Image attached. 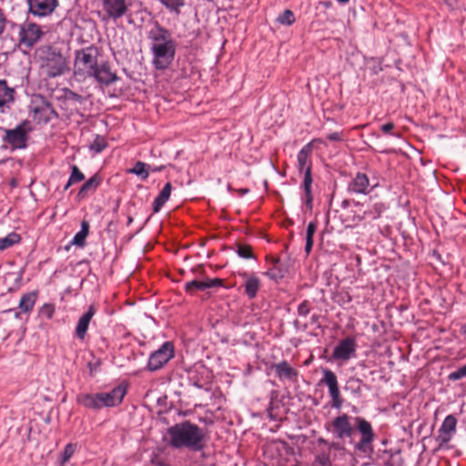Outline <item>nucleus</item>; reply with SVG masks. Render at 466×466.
<instances>
[{
  "instance_id": "nucleus-27",
  "label": "nucleus",
  "mask_w": 466,
  "mask_h": 466,
  "mask_svg": "<svg viewBox=\"0 0 466 466\" xmlns=\"http://www.w3.org/2000/svg\"><path fill=\"white\" fill-rule=\"evenodd\" d=\"M100 184V178L97 176L90 177L80 188L77 198H84L89 192H94Z\"/></svg>"
},
{
  "instance_id": "nucleus-39",
  "label": "nucleus",
  "mask_w": 466,
  "mask_h": 466,
  "mask_svg": "<svg viewBox=\"0 0 466 466\" xmlns=\"http://www.w3.org/2000/svg\"><path fill=\"white\" fill-rule=\"evenodd\" d=\"M466 377V364L456 370L451 372L448 376L450 380L455 381Z\"/></svg>"
},
{
  "instance_id": "nucleus-54",
  "label": "nucleus",
  "mask_w": 466,
  "mask_h": 466,
  "mask_svg": "<svg viewBox=\"0 0 466 466\" xmlns=\"http://www.w3.org/2000/svg\"><path fill=\"white\" fill-rule=\"evenodd\" d=\"M351 381H354V380H352ZM355 381H356V382H358V383H360V380H356Z\"/></svg>"
},
{
  "instance_id": "nucleus-37",
  "label": "nucleus",
  "mask_w": 466,
  "mask_h": 466,
  "mask_svg": "<svg viewBox=\"0 0 466 466\" xmlns=\"http://www.w3.org/2000/svg\"><path fill=\"white\" fill-rule=\"evenodd\" d=\"M316 462L319 466H330L329 451H323L316 456Z\"/></svg>"
},
{
  "instance_id": "nucleus-23",
  "label": "nucleus",
  "mask_w": 466,
  "mask_h": 466,
  "mask_svg": "<svg viewBox=\"0 0 466 466\" xmlns=\"http://www.w3.org/2000/svg\"><path fill=\"white\" fill-rule=\"evenodd\" d=\"M245 281H244V289L245 294L249 298L253 299L256 297L258 290L260 286V280L258 277L254 275L244 274Z\"/></svg>"
},
{
  "instance_id": "nucleus-44",
  "label": "nucleus",
  "mask_w": 466,
  "mask_h": 466,
  "mask_svg": "<svg viewBox=\"0 0 466 466\" xmlns=\"http://www.w3.org/2000/svg\"><path fill=\"white\" fill-rule=\"evenodd\" d=\"M310 311V305L309 302L307 300H304L302 303L299 304L298 308V313L299 316L306 317Z\"/></svg>"
},
{
  "instance_id": "nucleus-47",
  "label": "nucleus",
  "mask_w": 466,
  "mask_h": 466,
  "mask_svg": "<svg viewBox=\"0 0 466 466\" xmlns=\"http://www.w3.org/2000/svg\"><path fill=\"white\" fill-rule=\"evenodd\" d=\"M327 138L330 141H340L343 139L341 132H333L327 136Z\"/></svg>"
},
{
  "instance_id": "nucleus-28",
  "label": "nucleus",
  "mask_w": 466,
  "mask_h": 466,
  "mask_svg": "<svg viewBox=\"0 0 466 466\" xmlns=\"http://www.w3.org/2000/svg\"><path fill=\"white\" fill-rule=\"evenodd\" d=\"M88 231H89V223L86 220H83L81 222L80 231L75 235L71 243L76 246H78V247L84 246L86 238L88 235Z\"/></svg>"
},
{
  "instance_id": "nucleus-56",
  "label": "nucleus",
  "mask_w": 466,
  "mask_h": 466,
  "mask_svg": "<svg viewBox=\"0 0 466 466\" xmlns=\"http://www.w3.org/2000/svg\"><path fill=\"white\" fill-rule=\"evenodd\" d=\"M27 2L29 3V0H27Z\"/></svg>"
},
{
  "instance_id": "nucleus-45",
  "label": "nucleus",
  "mask_w": 466,
  "mask_h": 466,
  "mask_svg": "<svg viewBox=\"0 0 466 466\" xmlns=\"http://www.w3.org/2000/svg\"><path fill=\"white\" fill-rule=\"evenodd\" d=\"M272 261H273L275 266L279 262V260L276 259V258H273ZM266 274L270 279H279V278H282L283 277V275L281 273L276 271V267L274 268L268 270Z\"/></svg>"
},
{
  "instance_id": "nucleus-15",
  "label": "nucleus",
  "mask_w": 466,
  "mask_h": 466,
  "mask_svg": "<svg viewBox=\"0 0 466 466\" xmlns=\"http://www.w3.org/2000/svg\"><path fill=\"white\" fill-rule=\"evenodd\" d=\"M277 377L279 380H287L295 382L299 377V371L291 367L286 360L276 363L272 366Z\"/></svg>"
},
{
  "instance_id": "nucleus-55",
  "label": "nucleus",
  "mask_w": 466,
  "mask_h": 466,
  "mask_svg": "<svg viewBox=\"0 0 466 466\" xmlns=\"http://www.w3.org/2000/svg\"><path fill=\"white\" fill-rule=\"evenodd\" d=\"M356 390H357L358 392H360V387H358V389H357Z\"/></svg>"
},
{
  "instance_id": "nucleus-14",
  "label": "nucleus",
  "mask_w": 466,
  "mask_h": 466,
  "mask_svg": "<svg viewBox=\"0 0 466 466\" xmlns=\"http://www.w3.org/2000/svg\"><path fill=\"white\" fill-rule=\"evenodd\" d=\"M58 0H31V15L36 16H47L51 15L56 6Z\"/></svg>"
},
{
  "instance_id": "nucleus-5",
  "label": "nucleus",
  "mask_w": 466,
  "mask_h": 466,
  "mask_svg": "<svg viewBox=\"0 0 466 466\" xmlns=\"http://www.w3.org/2000/svg\"><path fill=\"white\" fill-rule=\"evenodd\" d=\"M5 137L3 142L5 147L11 150L23 149L27 146V133L29 131V123L27 120L23 121L15 128L5 129Z\"/></svg>"
},
{
  "instance_id": "nucleus-26",
  "label": "nucleus",
  "mask_w": 466,
  "mask_h": 466,
  "mask_svg": "<svg viewBox=\"0 0 466 466\" xmlns=\"http://www.w3.org/2000/svg\"><path fill=\"white\" fill-rule=\"evenodd\" d=\"M171 190H172L171 184L167 183L153 202V212L154 213H157L161 209V208L165 205V203L169 199Z\"/></svg>"
},
{
  "instance_id": "nucleus-31",
  "label": "nucleus",
  "mask_w": 466,
  "mask_h": 466,
  "mask_svg": "<svg viewBox=\"0 0 466 466\" xmlns=\"http://www.w3.org/2000/svg\"><path fill=\"white\" fill-rule=\"evenodd\" d=\"M387 207L382 202H377L373 204L368 210L364 212V215L371 218L372 219H378L381 214L386 210Z\"/></svg>"
},
{
  "instance_id": "nucleus-7",
  "label": "nucleus",
  "mask_w": 466,
  "mask_h": 466,
  "mask_svg": "<svg viewBox=\"0 0 466 466\" xmlns=\"http://www.w3.org/2000/svg\"><path fill=\"white\" fill-rule=\"evenodd\" d=\"M175 350L174 345L170 341L164 342L160 348L149 356L147 369L150 371H156L166 365L173 357Z\"/></svg>"
},
{
  "instance_id": "nucleus-19",
  "label": "nucleus",
  "mask_w": 466,
  "mask_h": 466,
  "mask_svg": "<svg viewBox=\"0 0 466 466\" xmlns=\"http://www.w3.org/2000/svg\"><path fill=\"white\" fill-rule=\"evenodd\" d=\"M222 285V279H209L207 278L202 280L194 279L186 283V290L187 292H193L194 290H206L214 287H219Z\"/></svg>"
},
{
  "instance_id": "nucleus-25",
  "label": "nucleus",
  "mask_w": 466,
  "mask_h": 466,
  "mask_svg": "<svg viewBox=\"0 0 466 466\" xmlns=\"http://www.w3.org/2000/svg\"><path fill=\"white\" fill-rule=\"evenodd\" d=\"M304 174L303 177V183L301 185L302 188L305 191V203L309 208H312V194H311V185H312V176H311V170L309 168H307L305 172H302Z\"/></svg>"
},
{
  "instance_id": "nucleus-33",
  "label": "nucleus",
  "mask_w": 466,
  "mask_h": 466,
  "mask_svg": "<svg viewBox=\"0 0 466 466\" xmlns=\"http://www.w3.org/2000/svg\"><path fill=\"white\" fill-rule=\"evenodd\" d=\"M147 167H149L147 164L138 161L135 164L134 167L129 169V173L135 174L138 177H140L142 179H147L149 176V172L147 170Z\"/></svg>"
},
{
  "instance_id": "nucleus-35",
  "label": "nucleus",
  "mask_w": 466,
  "mask_h": 466,
  "mask_svg": "<svg viewBox=\"0 0 466 466\" xmlns=\"http://www.w3.org/2000/svg\"><path fill=\"white\" fill-rule=\"evenodd\" d=\"M76 451V446L72 443H68L64 451L60 455L59 464L60 466H65L67 461L72 458L73 454Z\"/></svg>"
},
{
  "instance_id": "nucleus-8",
  "label": "nucleus",
  "mask_w": 466,
  "mask_h": 466,
  "mask_svg": "<svg viewBox=\"0 0 466 466\" xmlns=\"http://www.w3.org/2000/svg\"><path fill=\"white\" fill-rule=\"evenodd\" d=\"M323 378L320 380L321 384H325L329 388V393L331 398V405L333 408L340 409L343 403L340 396L338 379L336 374L329 370H322Z\"/></svg>"
},
{
  "instance_id": "nucleus-36",
  "label": "nucleus",
  "mask_w": 466,
  "mask_h": 466,
  "mask_svg": "<svg viewBox=\"0 0 466 466\" xmlns=\"http://www.w3.org/2000/svg\"><path fill=\"white\" fill-rule=\"evenodd\" d=\"M277 20L281 25H290L295 22V16L292 11L285 10L282 14L279 15Z\"/></svg>"
},
{
  "instance_id": "nucleus-17",
  "label": "nucleus",
  "mask_w": 466,
  "mask_h": 466,
  "mask_svg": "<svg viewBox=\"0 0 466 466\" xmlns=\"http://www.w3.org/2000/svg\"><path fill=\"white\" fill-rule=\"evenodd\" d=\"M91 77H94L97 82L104 85H110L116 81L117 76L110 69V66L106 63L97 65L95 74Z\"/></svg>"
},
{
  "instance_id": "nucleus-3",
  "label": "nucleus",
  "mask_w": 466,
  "mask_h": 466,
  "mask_svg": "<svg viewBox=\"0 0 466 466\" xmlns=\"http://www.w3.org/2000/svg\"><path fill=\"white\" fill-rule=\"evenodd\" d=\"M35 62L50 77L63 75L68 70L66 58L60 53L56 52L50 46L37 48L34 56Z\"/></svg>"
},
{
  "instance_id": "nucleus-41",
  "label": "nucleus",
  "mask_w": 466,
  "mask_h": 466,
  "mask_svg": "<svg viewBox=\"0 0 466 466\" xmlns=\"http://www.w3.org/2000/svg\"><path fill=\"white\" fill-rule=\"evenodd\" d=\"M55 312V308L51 304H45L39 310V315L46 319H51Z\"/></svg>"
},
{
  "instance_id": "nucleus-29",
  "label": "nucleus",
  "mask_w": 466,
  "mask_h": 466,
  "mask_svg": "<svg viewBox=\"0 0 466 466\" xmlns=\"http://www.w3.org/2000/svg\"><path fill=\"white\" fill-rule=\"evenodd\" d=\"M21 240L20 235L15 232H11L4 238H0V252L9 248L15 244L19 243Z\"/></svg>"
},
{
  "instance_id": "nucleus-52",
  "label": "nucleus",
  "mask_w": 466,
  "mask_h": 466,
  "mask_svg": "<svg viewBox=\"0 0 466 466\" xmlns=\"http://www.w3.org/2000/svg\"><path fill=\"white\" fill-rule=\"evenodd\" d=\"M347 205H348V201H347V200H345V201H343V202H342V206H343V207H346Z\"/></svg>"
},
{
  "instance_id": "nucleus-20",
  "label": "nucleus",
  "mask_w": 466,
  "mask_h": 466,
  "mask_svg": "<svg viewBox=\"0 0 466 466\" xmlns=\"http://www.w3.org/2000/svg\"><path fill=\"white\" fill-rule=\"evenodd\" d=\"M96 313V309L94 306H90L88 310L79 319L76 328V336L84 339L86 330L88 329V325L93 318V316Z\"/></svg>"
},
{
  "instance_id": "nucleus-6",
  "label": "nucleus",
  "mask_w": 466,
  "mask_h": 466,
  "mask_svg": "<svg viewBox=\"0 0 466 466\" xmlns=\"http://www.w3.org/2000/svg\"><path fill=\"white\" fill-rule=\"evenodd\" d=\"M134 0H103L102 8L104 12L103 20L116 21L127 15L133 5Z\"/></svg>"
},
{
  "instance_id": "nucleus-34",
  "label": "nucleus",
  "mask_w": 466,
  "mask_h": 466,
  "mask_svg": "<svg viewBox=\"0 0 466 466\" xmlns=\"http://www.w3.org/2000/svg\"><path fill=\"white\" fill-rule=\"evenodd\" d=\"M85 179L84 174L80 171V169L76 166H73L71 168V175L69 179L65 186V189H67L72 184L80 182Z\"/></svg>"
},
{
  "instance_id": "nucleus-16",
  "label": "nucleus",
  "mask_w": 466,
  "mask_h": 466,
  "mask_svg": "<svg viewBox=\"0 0 466 466\" xmlns=\"http://www.w3.org/2000/svg\"><path fill=\"white\" fill-rule=\"evenodd\" d=\"M370 179L364 173H357L352 181L349 184V191L355 194L367 195L370 192L369 189Z\"/></svg>"
},
{
  "instance_id": "nucleus-48",
  "label": "nucleus",
  "mask_w": 466,
  "mask_h": 466,
  "mask_svg": "<svg viewBox=\"0 0 466 466\" xmlns=\"http://www.w3.org/2000/svg\"><path fill=\"white\" fill-rule=\"evenodd\" d=\"M393 128L394 124L392 122H389L381 126V131L385 134L390 133Z\"/></svg>"
},
{
  "instance_id": "nucleus-12",
  "label": "nucleus",
  "mask_w": 466,
  "mask_h": 466,
  "mask_svg": "<svg viewBox=\"0 0 466 466\" xmlns=\"http://www.w3.org/2000/svg\"><path fill=\"white\" fill-rule=\"evenodd\" d=\"M332 427L336 437L340 440L350 438L353 433L350 417L347 414H342L334 418L332 420Z\"/></svg>"
},
{
  "instance_id": "nucleus-4",
  "label": "nucleus",
  "mask_w": 466,
  "mask_h": 466,
  "mask_svg": "<svg viewBox=\"0 0 466 466\" xmlns=\"http://www.w3.org/2000/svg\"><path fill=\"white\" fill-rule=\"evenodd\" d=\"M97 49L89 46L76 52L74 75L78 80L91 77L96 72L97 63Z\"/></svg>"
},
{
  "instance_id": "nucleus-21",
  "label": "nucleus",
  "mask_w": 466,
  "mask_h": 466,
  "mask_svg": "<svg viewBox=\"0 0 466 466\" xmlns=\"http://www.w3.org/2000/svg\"><path fill=\"white\" fill-rule=\"evenodd\" d=\"M311 145H312V142L308 143L298 153L297 167L300 173L305 172L307 170V168H309L311 170V164L309 161V155L311 153V147H312Z\"/></svg>"
},
{
  "instance_id": "nucleus-18",
  "label": "nucleus",
  "mask_w": 466,
  "mask_h": 466,
  "mask_svg": "<svg viewBox=\"0 0 466 466\" xmlns=\"http://www.w3.org/2000/svg\"><path fill=\"white\" fill-rule=\"evenodd\" d=\"M15 89L9 87L5 80H0V113L10 109L14 102Z\"/></svg>"
},
{
  "instance_id": "nucleus-32",
  "label": "nucleus",
  "mask_w": 466,
  "mask_h": 466,
  "mask_svg": "<svg viewBox=\"0 0 466 466\" xmlns=\"http://www.w3.org/2000/svg\"><path fill=\"white\" fill-rule=\"evenodd\" d=\"M34 119L37 121V123L47 122L50 118V115L52 110L49 106H45L42 108L35 107L34 109Z\"/></svg>"
},
{
  "instance_id": "nucleus-13",
  "label": "nucleus",
  "mask_w": 466,
  "mask_h": 466,
  "mask_svg": "<svg viewBox=\"0 0 466 466\" xmlns=\"http://www.w3.org/2000/svg\"><path fill=\"white\" fill-rule=\"evenodd\" d=\"M456 418L453 415H448L438 431V441L441 444L448 443L456 432Z\"/></svg>"
},
{
  "instance_id": "nucleus-1",
  "label": "nucleus",
  "mask_w": 466,
  "mask_h": 466,
  "mask_svg": "<svg viewBox=\"0 0 466 466\" xmlns=\"http://www.w3.org/2000/svg\"><path fill=\"white\" fill-rule=\"evenodd\" d=\"M149 49L152 55V65L157 70L167 68L175 59L177 43L169 30L158 22L147 33Z\"/></svg>"
},
{
  "instance_id": "nucleus-51",
  "label": "nucleus",
  "mask_w": 466,
  "mask_h": 466,
  "mask_svg": "<svg viewBox=\"0 0 466 466\" xmlns=\"http://www.w3.org/2000/svg\"><path fill=\"white\" fill-rule=\"evenodd\" d=\"M338 2L341 3V4H346L348 3L350 0H337Z\"/></svg>"
},
{
  "instance_id": "nucleus-24",
  "label": "nucleus",
  "mask_w": 466,
  "mask_h": 466,
  "mask_svg": "<svg viewBox=\"0 0 466 466\" xmlns=\"http://www.w3.org/2000/svg\"><path fill=\"white\" fill-rule=\"evenodd\" d=\"M29 30V25L26 23H24L23 25H15L14 24L12 25V31L13 33L16 34L15 41L25 47H29V38L27 35V32Z\"/></svg>"
},
{
  "instance_id": "nucleus-42",
  "label": "nucleus",
  "mask_w": 466,
  "mask_h": 466,
  "mask_svg": "<svg viewBox=\"0 0 466 466\" xmlns=\"http://www.w3.org/2000/svg\"><path fill=\"white\" fill-rule=\"evenodd\" d=\"M237 252L238 256L243 258H251L253 257L252 250L249 246L239 245Z\"/></svg>"
},
{
  "instance_id": "nucleus-49",
  "label": "nucleus",
  "mask_w": 466,
  "mask_h": 466,
  "mask_svg": "<svg viewBox=\"0 0 466 466\" xmlns=\"http://www.w3.org/2000/svg\"><path fill=\"white\" fill-rule=\"evenodd\" d=\"M67 97L70 99H74L75 101H77L79 103H81L83 101V97L81 96H79L76 93L72 92V91L69 92Z\"/></svg>"
},
{
  "instance_id": "nucleus-10",
  "label": "nucleus",
  "mask_w": 466,
  "mask_h": 466,
  "mask_svg": "<svg viewBox=\"0 0 466 466\" xmlns=\"http://www.w3.org/2000/svg\"><path fill=\"white\" fill-rule=\"evenodd\" d=\"M356 349L355 339L348 337L340 340L334 348L332 358L336 360L347 361L355 356Z\"/></svg>"
},
{
  "instance_id": "nucleus-2",
  "label": "nucleus",
  "mask_w": 466,
  "mask_h": 466,
  "mask_svg": "<svg viewBox=\"0 0 466 466\" xmlns=\"http://www.w3.org/2000/svg\"><path fill=\"white\" fill-rule=\"evenodd\" d=\"M168 443L175 449L201 451L205 446V433L198 425L188 420L177 423L167 430Z\"/></svg>"
},
{
  "instance_id": "nucleus-53",
  "label": "nucleus",
  "mask_w": 466,
  "mask_h": 466,
  "mask_svg": "<svg viewBox=\"0 0 466 466\" xmlns=\"http://www.w3.org/2000/svg\"><path fill=\"white\" fill-rule=\"evenodd\" d=\"M378 185H379V184H378V183H376L375 185H373V186H372V187H371V188H375V187H378Z\"/></svg>"
},
{
  "instance_id": "nucleus-38",
  "label": "nucleus",
  "mask_w": 466,
  "mask_h": 466,
  "mask_svg": "<svg viewBox=\"0 0 466 466\" xmlns=\"http://www.w3.org/2000/svg\"><path fill=\"white\" fill-rule=\"evenodd\" d=\"M106 147V142L103 137H96L94 142L90 145V149L96 153L101 152Z\"/></svg>"
},
{
  "instance_id": "nucleus-30",
  "label": "nucleus",
  "mask_w": 466,
  "mask_h": 466,
  "mask_svg": "<svg viewBox=\"0 0 466 466\" xmlns=\"http://www.w3.org/2000/svg\"><path fill=\"white\" fill-rule=\"evenodd\" d=\"M317 230V222L311 221L309 223L306 231V245H305V252L309 255L313 247V237Z\"/></svg>"
},
{
  "instance_id": "nucleus-43",
  "label": "nucleus",
  "mask_w": 466,
  "mask_h": 466,
  "mask_svg": "<svg viewBox=\"0 0 466 466\" xmlns=\"http://www.w3.org/2000/svg\"><path fill=\"white\" fill-rule=\"evenodd\" d=\"M19 309L25 313L29 310V293H25L20 299Z\"/></svg>"
},
{
  "instance_id": "nucleus-40",
  "label": "nucleus",
  "mask_w": 466,
  "mask_h": 466,
  "mask_svg": "<svg viewBox=\"0 0 466 466\" xmlns=\"http://www.w3.org/2000/svg\"><path fill=\"white\" fill-rule=\"evenodd\" d=\"M44 35V32L42 31L41 27L31 23V46L34 42L39 40Z\"/></svg>"
},
{
  "instance_id": "nucleus-50",
  "label": "nucleus",
  "mask_w": 466,
  "mask_h": 466,
  "mask_svg": "<svg viewBox=\"0 0 466 466\" xmlns=\"http://www.w3.org/2000/svg\"><path fill=\"white\" fill-rule=\"evenodd\" d=\"M132 222H133V218L132 217H128L127 218V224L130 225Z\"/></svg>"
},
{
  "instance_id": "nucleus-22",
  "label": "nucleus",
  "mask_w": 466,
  "mask_h": 466,
  "mask_svg": "<svg viewBox=\"0 0 466 466\" xmlns=\"http://www.w3.org/2000/svg\"><path fill=\"white\" fill-rule=\"evenodd\" d=\"M77 401L87 409L100 410L103 408L99 393H86L79 395L77 397Z\"/></svg>"
},
{
  "instance_id": "nucleus-46",
  "label": "nucleus",
  "mask_w": 466,
  "mask_h": 466,
  "mask_svg": "<svg viewBox=\"0 0 466 466\" xmlns=\"http://www.w3.org/2000/svg\"><path fill=\"white\" fill-rule=\"evenodd\" d=\"M318 444L319 445H324L327 447L328 451H329L331 449H338L339 448V444L338 443H335V442H329L327 440H325L324 438H319L318 439Z\"/></svg>"
},
{
  "instance_id": "nucleus-11",
  "label": "nucleus",
  "mask_w": 466,
  "mask_h": 466,
  "mask_svg": "<svg viewBox=\"0 0 466 466\" xmlns=\"http://www.w3.org/2000/svg\"><path fill=\"white\" fill-rule=\"evenodd\" d=\"M103 408L119 405L127 394V387L118 385L108 392H99Z\"/></svg>"
},
{
  "instance_id": "nucleus-9",
  "label": "nucleus",
  "mask_w": 466,
  "mask_h": 466,
  "mask_svg": "<svg viewBox=\"0 0 466 466\" xmlns=\"http://www.w3.org/2000/svg\"><path fill=\"white\" fill-rule=\"evenodd\" d=\"M353 420L357 431L361 435L360 441L355 444V448L359 451H366L375 439L372 426L362 417H355Z\"/></svg>"
}]
</instances>
